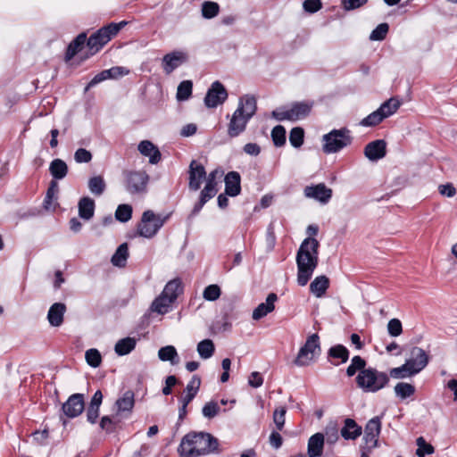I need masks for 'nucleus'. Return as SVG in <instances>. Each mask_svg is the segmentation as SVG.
Returning a JSON list of instances; mask_svg holds the SVG:
<instances>
[{
  "label": "nucleus",
  "mask_w": 457,
  "mask_h": 457,
  "mask_svg": "<svg viewBox=\"0 0 457 457\" xmlns=\"http://www.w3.org/2000/svg\"><path fill=\"white\" fill-rule=\"evenodd\" d=\"M320 243L314 237L305 238L296 253L297 283L301 287L307 285L319 262Z\"/></svg>",
  "instance_id": "1"
},
{
  "label": "nucleus",
  "mask_w": 457,
  "mask_h": 457,
  "mask_svg": "<svg viewBox=\"0 0 457 457\" xmlns=\"http://www.w3.org/2000/svg\"><path fill=\"white\" fill-rule=\"evenodd\" d=\"M218 440L209 433L190 432L183 436L178 452L181 457H198L213 453Z\"/></svg>",
  "instance_id": "2"
},
{
  "label": "nucleus",
  "mask_w": 457,
  "mask_h": 457,
  "mask_svg": "<svg viewBox=\"0 0 457 457\" xmlns=\"http://www.w3.org/2000/svg\"><path fill=\"white\" fill-rule=\"evenodd\" d=\"M256 111L257 102L254 96L245 95L240 97L237 107L230 116L228 124V136L234 138L241 135Z\"/></svg>",
  "instance_id": "3"
},
{
  "label": "nucleus",
  "mask_w": 457,
  "mask_h": 457,
  "mask_svg": "<svg viewBox=\"0 0 457 457\" xmlns=\"http://www.w3.org/2000/svg\"><path fill=\"white\" fill-rule=\"evenodd\" d=\"M356 385L364 393H377L385 388L389 383V376L375 368L369 367L361 370L356 378Z\"/></svg>",
  "instance_id": "4"
},
{
  "label": "nucleus",
  "mask_w": 457,
  "mask_h": 457,
  "mask_svg": "<svg viewBox=\"0 0 457 457\" xmlns=\"http://www.w3.org/2000/svg\"><path fill=\"white\" fill-rule=\"evenodd\" d=\"M322 142V150L325 154L337 153L352 143L351 132L346 128L332 129L323 135Z\"/></svg>",
  "instance_id": "5"
},
{
  "label": "nucleus",
  "mask_w": 457,
  "mask_h": 457,
  "mask_svg": "<svg viewBox=\"0 0 457 457\" xmlns=\"http://www.w3.org/2000/svg\"><path fill=\"white\" fill-rule=\"evenodd\" d=\"M126 24L125 21L120 23H110L109 25L101 28L96 33L91 35L87 39V46L91 54L98 52L111 38L115 36L120 29Z\"/></svg>",
  "instance_id": "6"
},
{
  "label": "nucleus",
  "mask_w": 457,
  "mask_h": 457,
  "mask_svg": "<svg viewBox=\"0 0 457 457\" xmlns=\"http://www.w3.org/2000/svg\"><path fill=\"white\" fill-rule=\"evenodd\" d=\"M168 217L169 216L162 217L161 215H156L151 210L144 212L141 220L137 225L138 235L145 238H152L164 225Z\"/></svg>",
  "instance_id": "7"
},
{
  "label": "nucleus",
  "mask_w": 457,
  "mask_h": 457,
  "mask_svg": "<svg viewBox=\"0 0 457 457\" xmlns=\"http://www.w3.org/2000/svg\"><path fill=\"white\" fill-rule=\"evenodd\" d=\"M126 190L131 195H142L146 192L149 176L144 170H125L123 172Z\"/></svg>",
  "instance_id": "8"
},
{
  "label": "nucleus",
  "mask_w": 457,
  "mask_h": 457,
  "mask_svg": "<svg viewBox=\"0 0 457 457\" xmlns=\"http://www.w3.org/2000/svg\"><path fill=\"white\" fill-rule=\"evenodd\" d=\"M320 351V337L317 334L308 337L305 344L300 348L295 364L303 367L311 364Z\"/></svg>",
  "instance_id": "9"
},
{
  "label": "nucleus",
  "mask_w": 457,
  "mask_h": 457,
  "mask_svg": "<svg viewBox=\"0 0 457 457\" xmlns=\"http://www.w3.org/2000/svg\"><path fill=\"white\" fill-rule=\"evenodd\" d=\"M312 104L307 103H295L288 110H275L272 117L277 120H297L305 118L311 112Z\"/></svg>",
  "instance_id": "10"
},
{
  "label": "nucleus",
  "mask_w": 457,
  "mask_h": 457,
  "mask_svg": "<svg viewBox=\"0 0 457 457\" xmlns=\"http://www.w3.org/2000/svg\"><path fill=\"white\" fill-rule=\"evenodd\" d=\"M381 431V421L379 417L370 419L364 428V448L369 452L378 446V436Z\"/></svg>",
  "instance_id": "11"
},
{
  "label": "nucleus",
  "mask_w": 457,
  "mask_h": 457,
  "mask_svg": "<svg viewBox=\"0 0 457 457\" xmlns=\"http://www.w3.org/2000/svg\"><path fill=\"white\" fill-rule=\"evenodd\" d=\"M228 98V92L225 87L220 82L215 81L208 89L204 97V104L208 108H215L223 104Z\"/></svg>",
  "instance_id": "12"
},
{
  "label": "nucleus",
  "mask_w": 457,
  "mask_h": 457,
  "mask_svg": "<svg viewBox=\"0 0 457 457\" xmlns=\"http://www.w3.org/2000/svg\"><path fill=\"white\" fill-rule=\"evenodd\" d=\"M405 362L410 367L411 374H417L428 363V355L422 348L415 346L411 348L410 358Z\"/></svg>",
  "instance_id": "13"
},
{
  "label": "nucleus",
  "mask_w": 457,
  "mask_h": 457,
  "mask_svg": "<svg viewBox=\"0 0 457 457\" xmlns=\"http://www.w3.org/2000/svg\"><path fill=\"white\" fill-rule=\"evenodd\" d=\"M85 409L84 395L82 394H73L62 404V410L68 418H76L82 413Z\"/></svg>",
  "instance_id": "14"
},
{
  "label": "nucleus",
  "mask_w": 457,
  "mask_h": 457,
  "mask_svg": "<svg viewBox=\"0 0 457 457\" xmlns=\"http://www.w3.org/2000/svg\"><path fill=\"white\" fill-rule=\"evenodd\" d=\"M134 393L131 390H127L123 395L119 397L115 402V413L116 416L121 418H128L134 407L135 398Z\"/></svg>",
  "instance_id": "15"
},
{
  "label": "nucleus",
  "mask_w": 457,
  "mask_h": 457,
  "mask_svg": "<svg viewBox=\"0 0 457 457\" xmlns=\"http://www.w3.org/2000/svg\"><path fill=\"white\" fill-rule=\"evenodd\" d=\"M188 175L189 189L197 191L201 187L203 180L206 178L204 167L201 163L193 160L189 164Z\"/></svg>",
  "instance_id": "16"
},
{
  "label": "nucleus",
  "mask_w": 457,
  "mask_h": 457,
  "mask_svg": "<svg viewBox=\"0 0 457 457\" xmlns=\"http://www.w3.org/2000/svg\"><path fill=\"white\" fill-rule=\"evenodd\" d=\"M304 195L308 198H313L321 204H327L332 197V189L328 188L324 183H320L306 187L304 188Z\"/></svg>",
  "instance_id": "17"
},
{
  "label": "nucleus",
  "mask_w": 457,
  "mask_h": 457,
  "mask_svg": "<svg viewBox=\"0 0 457 457\" xmlns=\"http://www.w3.org/2000/svg\"><path fill=\"white\" fill-rule=\"evenodd\" d=\"M386 154V142L382 139L369 143L364 148V155L370 161H378Z\"/></svg>",
  "instance_id": "18"
},
{
  "label": "nucleus",
  "mask_w": 457,
  "mask_h": 457,
  "mask_svg": "<svg viewBox=\"0 0 457 457\" xmlns=\"http://www.w3.org/2000/svg\"><path fill=\"white\" fill-rule=\"evenodd\" d=\"M187 60L186 54L175 51L170 54H167L163 56V70L167 74L171 73L180 64L185 62Z\"/></svg>",
  "instance_id": "19"
},
{
  "label": "nucleus",
  "mask_w": 457,
  "mask_h": 457,
  "mask_svg": "<svg viewBox=\"0 0 457 457\" xmlns=\"http://www.w3.org/2000/svg\"><path fill=\"white\" fill-rule=\"evenodd\" d=\"M225 193L229 196H237L241 192V177L237 171H229L224 179Z\"/></svg>",
  "instance_id": "20"
},
{
  "label": "nucleus",
  "mask_w": 457,
  "mask_h": 457,
  "mask_svg": "<svg viewBox=\"0 0 457 457\" xmlns=\"http://www.w3.org/2000/svg\"><path fill=\"white\" fill-rule=\"evenodd\" d=\"M278 296L274 293H270L268 295L265 303H262L258 304V306L253 312V319L254 320H259L262 318L265 317L268 313L271 312L275 309V302L277 301Z\"/></svg>",
  "instance_id": "21"
},
{
  "label": "nucleus",
  "mask_w": 457,
  "mask_h": 457,
  "mask_svg": "<svg viewBox=\"0 0 457 457\" xmlns=\"http://www.w3.org/2000/svg\"><path fill=\"white\" fill-rule=\"evenodd\" d=\"M328 358L333 365L345 363L349 359V351L343 345L331 346L328 351Z\"/></svg>",
  "instance_id": "22"
},
{
  "label": "nucleus",
  "mask_w": 457,
  "mask_h": 457,
  "mask_svg": "<svg viewBox=\"0 0 457 457\" xmlns=\"http://www.w3.org/2000/svg\"><path fill=\"white\" fill-rule=\"evenodd\" d=\"M138 151L144 156L149 157L151 164H156L161 160V153L159 149L148 140H143L138 145Z\"/></svg>",
  "instance_id": "23"
},
{
  "label": "nucleus",
  "mask_w": 457,
  "mask_h": 457,
  "mask_svg": "<svg viewBox=\"0 0 457 457\" xmlns=\"http://www.w3.org/2000/svg\"><path fill=\"white\" fill-rule=\"evenodd\" d=\"M103 402V394L100 390H97L87 407V420L88 422L95 424L99 417V409Z\"/></svg>",
  "instance_id": "24"
},
{
  "label": "nucleus",
  "mask_w": 457,
  "mask_h": 457,
  "mask_svg": "<svg viewBox=\"0 0 457 457\" xmlns=\"http://www.w3.org/2000/svg\"><path fill=\"white\" fill-rule=\"evenodd\" d=\"M66 312V306L62 303H54L47 313V320L51 326L59 327L63 322V316Z\"/></svg>",
  "instance_id": "25"
},
{
  "label": "nucleus",
  "mask_w": 457,
  "mask_h": 457,
  "mask_svg": "<svg viewBox=\"0 0 457 457\" xmlns=\"http://www.w3.org/2000/svg\"><path fill=\"white\" fill-rule=\"evenodd\" d=\"M362 428L353 419L347 418L345 420V425L340 430L341 436L345 440H355L361 435Z\"/></svg>",
  "instance_id": "26"
},
{
  "label": "nucleus",
  "mask_w": 457,
  "mask_h": 457,
  "mask_svg": "<svg viewBox=\"0 0 457 457\" xmlns=\"http://www.w3.org/2000/svg\"><path fill=\"white\" fill-rule=\"evenodd\" d=\"M324 435L316 433L308 440V455L309 457H319L322 454L324 446Z\"/></svg>",
  "instance_id": "27"
},
{
  "label": "nucleus",
  "mask_w": 457,
  "mask_h": 457,
  "mask_svg": "<svg viewBox=\"0 0 457 457\" xmlns=\"http://www.w3.org/2000/svg\"><path fill=\"white\" fill-rule=\"evenodd\" d=\"M95 201L90 197L80 198L78 204L79 216L85 220H91L95 213Z\"/></svg>",
  "instance_id": "28"
},
{
  "label": "nucleus",
  "mask_w": 457,
  "mask_h": 457,
  "mask_svg": "<svg viewBox=\"0 0 457 457\" xmlns=\"http://www.w3.org/2000/svg\"><path fill=\"white\" fill-rule=\"evenodd\" d=\"M329 287V279L325 275L316 277L310 285V291L316 296L321 297Z\"/></svg>",
  "instance_id": "29"
},
{
  "label": "nucleus",
  "mask_w": 457,
  "mask_h": 457,
  "mask_svg": "<svg viewBox=\"0 0 457 457\" xmlns=\"http://www.w3.org/2000/svg\"><path fill=\"white\" fill-rule=\"evenodd\" d=\"M49 171L54 179L61 180L66 177L68 166L62 159H54L50 163Z\"/></svg>",
  "instance_id": "30"
},
{
  "label": "nucleus",
  "mask_w": 457,
  "mask_h": 457,
  "mask_svg": "<svg viewBox=\"0 0 457 457\" xmlns=\"http://www.w3.org/2000/svg\"><path fill=\"white\" fill-rule=\"evenodd\" d=\"M201 385V379L198 376L195 375L192 377L191 380L186 386V395L182 396L181 402H185L186 404H189V403L195 398L196 395L199 387Z\"/></svg>",
  "instance_id": "31"
},
{
  "label": "nucleus",
  "mask_w": 457,
  "mask_h": 457,
  "mask_svg": "<svg viewBox=\"0 0 457 457\" xmlns=\"http://www.w3.org/2000/svg\"><path fill=\"white\" fill-rule=\"evenodd\" d=\"M170 298L161 294L152 303L151 310L159 314H165L169 312L170 304L173 303Z\"/></svg>",
  "instance_id": "32"
},
{
  "label": "nucleus",
  "mask_w": 457,
  "mask_h": 457,
  "mask_svg": "<svg viewBox=\"0 0 457 457\" xmlns=\"http://www.w3.org/2000/svg\"><path fill=\"white\" fill-rule=\"evenodd\" d=\"M129 256L128 245L126 243L121 244L112 257V263L116 267H124Z\"/></svg>",
  "instance_id": "33"
},
{
  "label": "nucleus",
  "mask_w": 457,
  "mask_h": 457,
  "mask_svg": "<svg viewBox=\"0 0 457 457\" xmlns=\"http://www.w3.org/2000/svg\"><path fill=\"white\" fill-rule=\"evenodd\" d=\"M182 290L183 288L180 280L179 278H175L166 284L162 294L170 298L172 301H175Z\"/></svg>",
  "instance_id": "34"
},
{
  "label": "nucleus",
  "mask_w": 457,
  "mask_h": 457,
  "mask_svg": "<svg viewBox=\"0 0 457 457\" xmlns=\"http://www.w3.org/2000/svg\"><path fill=\"white\" fill-rule=\"evenodd\" d=\"M87 40V36L85 33L79 34L68 46L65 59L67 61L71 60L76 54L81 49L82 46L85 44Z\"/></svg>",
  "instance_id": "35"
},
{
  "label": "nucleus",
  "mask_w": 457,
  "mask_h": 457,
  "mask_svg": "<svg viewBox=\"0 0 457 457\" xmlns=\"http://www.w3.org/2000/svg\"><path fill=\"white\" fill-rule=\"evenodd\" d=\"M136 346V340L132 337H126L119 340L114 347L115 353L120 355L129 353Z\"/></svg>",
  "instance_id": "36"
},
{
  "label": "nucleus",
  "mask_w": 457,
  "mask_h": 457,
  "mask_svg": "<svg viewBox=\"0 0 457 457\" xmlns=\"http://www.w3.org/2000/svg\"><path fill=\"white\" fill-rule=\"evenodd\" d=\"M158 357L162 361H170L171 364L178 363V353L173 345H166L159 349Z\"/></svg>",
  "instance_id": "37"
},
{
  "label": "nucleus",
  "mask_w": 457,
  "mask_h": 457,
  "mask_svg": "<svg viewBox=\"0 0 457 457\" xmlns=\"http://www.w3.org/2000/svg\"><path fill=\"white\" fill-rule=\"evenodd\" d=\"M402 102L397 97H391L387 101L384 102L379 109L382 112L385 118H387L397 112L401 106Z\"/></svg>",
  "instance_id": "38"
},
{
  "label": "nucleus",
  "mask_w": 457,
  "mask_h": 457,
  "mask_svg": "<svg viewBox=\"0 0 457 457\" xmlns=\"http://www.w3.org/2000/svg\"><path fill=\"white\" fill-rule=\"evenodd\" d=\"M105 187L106 184L102 176H95L90 178L88 180V189L93 195L96 196L103 195Z\"/></svg>",
  "instance_id": "39"
},
{
  "label": "nucleus",
  "mask_w": 457,
  "mask_h": 457,
  "mask_svg": "<svg viewBox=\"0 0 457 457\" xmlns=\"http://www.w3.org/2000/svg\"><path fill=\"white\" fill-rule=\"evenodd\" d=\"M197 353L203 359L211 358L215 351V346L211 339H204L198 343Z\"/></svg>",
  "instance_id": "40"
},
{
  "label": "nucleus",
  "mask_w": 457,
  "mask_h": 457,
  "mask_svg": "<svg viewBox=\"0 0 457 457\" xmlns=\"http://www.w3.org/2000/svg\"><path fill=\"white\" fill-rule=\"evenodd\" d=\"M366 370V361L361 356L356 355L352 358L351 363L346 369V375L348 377H353L356 372H361V370Z\"/></svg>",
  "instance_id": "41"
},
{
  "label": "nucleus",
  "mask_w": 457,
  "mask_h": 457,
  "mask_svg": "<svg viewBox=\"0 0 457 457\" xmlns=\"http://www.w3.org/2000/svg\"><path fill=\"white\" fill-rule=\"evenodd\" d=\"M193 83L191 80H184L179 83L176 97L179 101H186L192 95Z\"/></svg>",
  "instance_id": "42"
},
{
  "label": "nucleus",
  "mask_w": 457,
  "mask_h": 457,
  "mask_svg": "<svg viewBox=\"0 0 457 457\" xmlns=\"http://www.w3.org/2000/svg\"><path fill=\"white\" fill-rule=\"evenodd\" d=\"M395 393L401 399H406L415 393V387L411 384L400 382L395 385Z\"/></svg>",
  "instance_id": "43"
},
{
  "label": "nucleus",
  "mask_w": 457,
  "mask_h": 457,
  "mask_svg": "<svg viewBox=\"0 0 457 457\" xmlns=\"http://www.w3.org/2000/svg\"><path fill=\"white\" fill-rule=\"evenodd\" d=\"M384 119H386L378 108L375 112L369 114L367 117L362 119L360 122L361 126L363 127H373L379 124Z\"/></svg>",
  "instance_id": "44"
},
{
  "label": "nucleus",
  "mask_w": 457,
  "mask_h": 457,
  "mask_svg": "<svg viewBox=\"0 0 457 457\" xmlns=\"http://www.w3.org/2000/svg\"><path fill=\"white\" fill-rule=\"evenodd\" d=\"M324 441L326 440L327 444L334 445L339 439V430L336 423H330L325 428Z\"/></svg>",
  "instance_id": "45"
},
{
  "label": "nucleus",
  "mask_w": 457,
  "mask_h": 457,
  "mask_svg": "<svg viewBox=\"0 0 457 457\" xmlns=\"http://www.w3.org/2000/svg\"><path fill=\"white\" fill-rule=\"evenodd\" d=\"M417 444V450H416V455L418 457H425L426 455L432 454L435 451L434 447L426 442L424 437L420 436L416 440Z\"/></svg>",
  "instance_id": "46"
},
{
  "label": "nucleus",
  "mask_w": 457,
  "mask_h": 457,
  "mask_svg": "<svg viewBox=\"0 0 457 457\" xmlns=\"http://www.w3.org/2000/svg\"><path fill=\"white\" fill-rule=\"evenodd\" d=\"M304 131L300 127L293 128L289 134L290 144L298 148L303 144Z\"/></svg>",
  "instance_id": "47"
},
{
  "label": "nucleus",
  "mask_w": 457,
  "mask_h": 457,
  "mask_svg": "<svg viewBox=\"0 0 457 457\" xmlns=\"http://www.w3.org/2000/svg\"><path fill=\"white\" fill-rule=\"evenodd\" d=\"M271 137L274 145L280 147L286 143V129L283 126H275L271 131Z\"/></svg>",
  "instance_id": "48"
},
{
  "label": "nucleus",
  "mask_w": 457,
  "mask_h": 457,
  "mask_svg": "<svg viewBox=\"0 0 457 457\" xmlns=\"http://www.w3.org/2000/svg\"><path fill=\"white\" fill-rule=\"evenodd\" d=\"M219 4L215 2L206 1L202 4V14L205 19H212L219 13Z\"/></svg>",
  "instance_id": "49"
},
{
  "label": "nucleus",
  "mask_w": 457,
  "mask_h": 457,
  "mask_svg": "<svg viewBox=\"0 0 457 457\" xmlns=\"http://www.w3.org/2000/svg\"><path fill=\"white\" fill-rule=\"evenodd\" d=\"M287 408L280 406L277 408L273 412V422L276 426L277 430L281 431L284 428L286 421Z\"/></svg>",
  "instance_id": "50"
},
{
  "label": "nucleus",
  "mask_w": 457,
  "mask_h": 457,
  "mask_svg": "<svg viewBox=\"0 0 457 457\" xmlns=\"http://www.w3.org/2000/svg\"><path fill=\"white\" fill-rule=\"evenodd\" d=\"M87 364L93 368H97L102 362V356L97 349L91 348L85 353Z\"/></svg>",
  "instance_id": "51"
},
{
  "label": "nucleus",
  "mask_w": 457,
  "mask_h": 457,
  "mask_svg": "<svg viewBox=\"0 0 457 457\" xmlns=\"http://www.w3.org/2000/svg\"><path fill=\"white\" fill-rule=\"evenodd\" d=\"M132 207L129 204H120L115 212V218L121 221L127 222L131 219Z\"/></svg>",
  "instance_id": "52"
},
{
  "label": "nucleus",
  "mask_w": 457,
  "mask_h": 457,
  "mask_svg": "<svg viewBox=\"0 0 457 457\" xmlns=\"http://www.w3.org/2000/svg\"><path fill=\"white\" fill-rule=\"evenodd\" d=\"M220 294L221 290L220 287L216 284H212L204 288L203 297L207 301H215L220 296Z\"/></svg>",
  "instance_id": "53"
},
{
  "label": "nucleus",
  "mask_w": 457,
  "mask_h": 457,
  "mask_svg": "<svg viewBox=\"0 0 457 457\" xmlns=\"http://www.w3.org/2000/svg\"><path fill=\"white\" fill-rule=\"evenodd\" d=\"M389 29V26L387 23L379 24L370 35V39L373 41H380L383 40Z\"/></svg>",
  "instance_id": "54"
},
{
  "label": "nucleus",
  "mask_w": 457,
  "mask_h": 457,
  "mask_svg": "<svg viewBox=\"0 0 457 457\" xmlns=\"http://www.w3.org/2000/svg\"><path fill=\"white\" fill-rule=\"evenodd\" d=\"M413 374H411V370L409 366H406V362L402 365L401 367L393 368L389 371V375L394 378H403L409 376H412Z\"/></svg>",
  "instance_id": "55"
},
{
  "label": "nucleus",
  "mask_w": 457,
  "mask_h": 457,
  "mask_svg": "<svg viewBox=\"0 0 457 457\" xmlns=\"http://www.w3.org/2000/svg\"><path fill=\"white\" fill-rule=\"evenodd\" d=\"M220 408L216 402H209L203 407V415L207 419H212L215 417Z\"/></svg>",
  "instance_id": "56"
},
{
  "label": "nucleus",
  "mask_w": 457,
  "mask_h": 457,
  "mask_svg": "<svg viewBox=\"0 0 457 457\" xmlns=\"http://www.w3.org/2000/svg\"><path fill=\"white\" fill-rule=\"evenodd\" d=\"M387 330L390 336L398 337L403 332L402 323L398 319H392L388 321Z\"/></svg>",
  "instance_id": "57"
},
{
  "label": "nucleus",
  "mask_w": 457,
  "mask_h": 457,
  "mask_svg": "<svg viewBox=\"0 0 457 457\" xmlns=\"http://www.w3.org/2000/svg\"><path fill=\"white\" fill-rule=\"evenodd\" d=\"M217 186L212 184H206L201 191L200 198L207 203L217 194Z\"/></svg>",
  "instance_id": "58"
},
{
  "label": "nucleus",
  "mask_w": 457,
  "mask_h": 457,
  "mask_svg": "<svg viewBox=\"0 0 457 457\" xmlns=\"http://www.w3.org/2000/svg\"><path fill=\"white\" fill-rule=\"evenodd\" d=\"M303 7L305 12L314 13L321 9L322 3L320 0H305L303 3Z\"/></svg>",
  "instance_id": "59"
},
{
  "label": "nucleus",
  "mask_w": 457,
  "mask_h": 457,
  "mask_svg": "<svg viewBox=\"0 0 457 457\" xmlns=\"http://www.w3.org/2000/svg\"><path fill=\"white\" fill-rule=\"evenodd\" d=\"M74 159L78 163L89 162L92 160V154L85 148H79L74 154Z\"/></svg>",
  "instance_id": "60"
},
{
  "label": "nucleus",
  "mask_w": 457,
  "mask_h": 457,
  "mask_svg": "<svg viewBox=\"0 0 457 457\" xmlns=\"http://www.w3.org/2000/svg\"><path fill=\"white\" fill-rule=\"evenodd\" d=\"M368 0H342V6L345 11H352L363 6Z\"/></svg>",
  "instance_id": "61"
},
{
  "label": "nucleus",
  "mask_w": 457,
  "mask_h": 457,
  "mask_svg": "<svg viewBox=\"0 0 457 457\" xmlns=\"http://www.w3.org/2000/svg\"><path fill=\"white\" fill-rule=\"evenodd\" d=\"M269 443L274 449H279L283 444V438L278 431H272L269 436Z\"/></svg>",
  "instance_id": "62"
},
{
  "label": "nucleus",
  "mask_w": 457,
  "mask_h": 457,
  "mask_svg": "<svg viewBox=\"0 0 457 457\" xmlns=\"http://www.w3.org/2000/svg\"><path fill=\"white\" fill-rule=\"evenodd\" d=\"M109 79H118L129 73V71L123 67H112L106 70Z\"/></svg>",
  "instance_id": "63"
},
{
  "label": "nucleus",
  "mask_w": 457,
  "mask_h": 457,
  "mask_svg": "<svg viewBox=\"0 0 457 457\" xmlns=\"http://www.w3.org/2000/svg\"><path fill=\"white\" fill-rule=\"evenodd\" d=\"M100 427L107 433H112L115 429V423L109 416H104L101 419Z\"/></svg>",
  "instance_id": "64"
}]
</instances>
